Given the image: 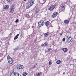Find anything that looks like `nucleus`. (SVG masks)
I'll return each mask as SVG.
<instances>
[{
  "mask_svg": "<svg viewBox=\"0 0 76 76\" xmlns=\"http://www.w3.org/2000/svg\"><path fill=\"white\" fill-rule=\"evenodd\" d=\"M7 59L8 62L10 63V64H12V63H13V59L10 56L8 55L7 56Z\"/></svg>",
  "mask_w": 76,
  "mask_h": 76,
  "instance_id": "f257e3e1",
  "label": "nucleus"
},
{
  "mask_svg": "<svg viewBox=\"0 0 76 76\" xmlns=\"http://www.w3.org/2000/svg\"><path fill=\"white\" fill-rule=\"evenodd\" d=\"M44 24H45V23H44V21L43 20H41L38 23V25L39 27L42 26Z\"/></svg>",
  "mask_w": 76,
  "mask_h": 76,
  "instance_id": "f03ea898",
  "label": "nucleus"
},
{
  "mask_svg": "<svg viewBox=\"0 0 76 76\" xmlns=\"http://www.w3.org/2000/svg\"><path fill=\"white\" fill-rule=\"evenodd\" d=\"M66 40L68 42H73V40H72V38L70 37V36L69 35H68L66 36Z\"/></svg>",
  "mask_w": 76,
  "mask_h": 76,
  "instance_id": "7ed1b4c3",
  "label": "nucleus"
},
{
  "mask_svg": "<svg viewBox=\"0 0 76 76\" xmlns=\"http://www.w3.org/2000/svg\"><path fill=\"white\" fill-rule=\"evenodd\" d=\"M17 67L18 70L19 69H23V66L21 64H18L17 65Z\"/></svg>",
  "mask_w": 76,
  "mask_h": 76,
  "instance_id": "20e7f679",
  "label": "nucleus"
},
{
  "mask_svg": "<svg viewBox=\"0 0 76 76\" xmlns=\"http://www.w3.org/2000/svg\"><path fill=\"white\" fill-rule=\"evenodd\" d=\"M15 10V7L13 6V5H12L10 9V12L11 13H13L14 12V10Z\"/></svg>",
  "mask_w": 76,
  "mask_h": 76,
  "instance_id": "39448f33",
  "label": "nucleus"
},
{
  "mask_svg": "<svg viewBox=\"0 0 76 76\" xmlns=\"http://www.w3.org/2000/svg\"><path fill=\"white\" fill-rule=\"evenodd\" d=\"M56 7V6L54 5H51L50 6L49 10L51 11L52 10H53L54 9H55Z\"/></svg>",
  "mask_w": 76,
  "mask_h": 76,
  "instance_id": "423d86ee",
  "label": "nucleus"
},
{
  "mask_svg": "<svg viewBox=\"0 0 76 76\" xmlns=\"http://www.w3.org/2000/svg\"><path fill=\"white\" fill-rule=\"evenodd\" d=\"M29 3V6H33V5L34 4V0H30Z\"/></svg>",
  "mask_w": 76,
  "mask_h": 76,
  "instance_id": "0eeeda50",
  "label": "nucleus"
},
{
  "mask_svg": "<svg viewBox=\"0 0 76 76\" xmlns=\"http://www.w3.org/2000/svg\"><path fill=\"white\" fill-rule=\"evenodd\" d=\"M61 11H63L64 12L65 10V6L64 5H62L61 7Z\"/></svg>",
  "mask_w": 76,
  "mask_h": 76,
  "instance_id": "6e6552de",
  "label": "nucleus"
},
{
  "mask_svg": "<svg viewBox=\"0 0 76 76\" xmlns=\"http://www.w3.org/2000/svg\"><path fill=\"white\" fill-rule=\"evenodd\" d=\"M14 75L15 76H21L19 73L18 72H15L13 73Z\"/></svg>",
  "mask_w": 76,
  "mask_h": 76,
  "instance_id": "1a4fd4ad",
  "label": "nucleus"
},
{
  "mask_svg": "<svg viewBox=\"0 0 76 76\" xmlns=\"http://www.w3.org/2000/svg\"><path fill=\"white\" fill-rule=\"evenodd\" d=\"M49 34H50V33H49V32H48L47 33H45L44 34V38H46V37H47L48 36V35H49Z\"/></svg>",
  "mask_w": 76,
  "mask_h": 76,
  "instance_id": "9d476101",
  "label": "nucleus"
},
{
  "mask_svg": "<svg viewBox=\"0 0 76 76\" xmlns=\"http://www.w3.org/2000/svg\"><path fill=\"white\" fill-rule=\"evenodd\" d=\"M57 12H54L53 14V15H52V18H55L56 16H57Z\"/></svg>",
  "mask_w": 76,
  "mask_h": 76,
  "instance_id": "9b49d317",
  "label": "nucleus"
},
{
  "mask_svg": "<svg viewBox=\"0 0 76 76\" xmlns=\"http://www.w3.org/2000/svg\"><path fill=\"white\" fill-rule=\"evenodd\" d=\"M39 9H37L35 10V13L37 15H38V14L39 13Z\"/></svg>",
  "mask_w": 76,
  "mask_h": 76,
  "instance_id": "f8f14e48",
  "label": "nucleus"
},
{
  "mask_svg": "<svg viewBox=\"0 0 76 76\" xmlns=\"http://www.w3.org/2000/svg\"><path fill=\"white\" fill-rule=\"evenodd\" d=\"M64 23L68 24V23H69V20H64Z\"/></svg>",
  "mask_w": 76,
  "mask_h": 76,
  "instance_id": "ddd939ff",
  "label": "nucleus"
},
{
  "mask_svg": "<svg viewBox=\"0 0 76 76\" xmlns=\"http://www.w3.org/2000/svg\"><path fill=\"white\" fill-rule=\"evenodd\" d=\"M19 34H17L16 36H15L14 38V40H15V39H17L18 38V37H19Z\"/></svg>",
  "mask_w": 76,
  "mask_h": 76,
  "instance_id": "4468645a",
  "label": "nucleus"
},
{
  "mask_svg": "<svg viewBox=\"0 0 76 76\" xmlns=\"http://www.w3.org/2000/svg\"><path fill=\"white\" fill-rule=\"evenodd\" d=\"M62 50L64 52H67V48H63Z\"/></svg>",
  "mask_w": 76,
  "mask_h": 76,
  "instance_id": "2eb2a0df",
  "label": "nucleus"
},
{
  "mask_svg": "<svg viewBox=\"0 0 76 76\" xmlns=\"http://www.w3.org/2000/svg\"><path fill=\"white\" fill-rule=\"evenodd\" d=\"M9 6L7 5H6L5 6L4 9L5 10H7L8 9H9Z\"/></svg>",
  "mask_w": 76,
  "mask_h": 76,
  "instance_id": "dca6fc26",
  "label": "nucleus"
},
{
  "mask_svg": "<svg viewBox=\"0 0 76 76\" xmlns=\"http://www.w3.org/2000/svg\"><path fill=\"white\" fill-rule=\"evenodd\" d=\"M49 23H50V22L48 21H47L45 23L46 26H48L49 25Z\"/></svg>",
  "mask_w": 76,
  "mask_h": 76,
  "instance_id": "f3484780",
  "label": "nucleus"
},
{
  "mask_svg": "<svg viewBox=\"0 0 76 76\" xmlns=\"http://www.w3.org/2000/svg\"><path fill=\"white\" fill-rule=\"evenodd\" d=\"M26 75H27V73L26 72H24L23 73V76H26Z\"/></svg>",
  "mask_w": 76,
  "mask_h": 76,
  "instance_id": "a211bd4d",
  "label": "nucleus"
},
{
  "mask_svg": "<svg viewBox=\"0 0 76 76\" xmlns=\"http://www.w3.org/2000/svg\"><path fill=\"white\" fill-rule=\"evenodd\" d=\"M12 1V0H7V1L8 3L10 4V1Z\"/></svg>",
  "mask_w": 76,
  "mask_h": 76,
  "instance_id": "6ab92c4d",
  "label": "nucleus"
},
{
  "mask_svg": "<svg viewBox=\"0 0 76 76\" xmlns=\"http://www.w3.org/2000/svg\"><path fill=\"white\" fill-rule=\"evenodd\" d=\"M61 63V61L60 60H58L57 61H56V63L57 64H60V63Z\"/></svg>",
  "mask_w": 76,
  "mask_h": 76,
  "instance_id": "aec40b11",
  "label": "nucleus"
},
{
  "mask_svg": "<svg viewBox=\"0 0 76 76\" xmlns=\"http://www.w3.org/2000/svg\"><path fill=\"white\" fill-rule=\"evenodd\" d=\"M18 48H19V47L18 46L17 47H16L14 49V51H16L17 50H18Z\"/></svg>",
  "mask_w": 76,
  "mask_h": 76,
  "instance_id": "412c9836",
  "label": "nucleus"
},
{
  "mask_svg": "<svg viewBox=\"0 0 76 76\" xmlns=\"http://www.w3.org/2000/svg\"><path fill=\"white\" fill-rule=\"evenodd\" d=\"M43 3H42V4H44L45 2H46V0H43Z\"/></svg>",
  "mask_w": 76,
  "mask_h": 76,
  "instance_id": "4be33fe9",
  "label": "nucleus"
},
{
  "mask_svg": "<svg viewBox=\"0 0 76 76\" xmlns=\"http://www.w3.org/2000/svg\"><path fill=\"white\" fill-rule=\"evenodd\" d=\"M26 18H29V15L28 14H26Z\"/></svg>",
  "mask_w": 76,
  "mask_h": 76,
  "instance_id": "5701e85b",
  "label": "nucleus"
},
{
  "mask_svg": "<svg viewBox=\"0 0 76 76\" xmlns=\"http://www.w3.org/2000/svg\"><path fill=\"white\" fill-rule=\"evenodd\" d=\"M40 74L39 73H37L36 74V75L37 76H40Z\"/></svg>",
  "mask_w": 76,
  "mask_h": 76,
  "instance_id": "b1692460",
  "label": "nucleus"
},
{
  "mask_svg": "<svg viewBox=\"0 0 76 76\" xmlns=\"http://www.w3.org/2000/svg\"><path fill=\"white\" fill-rule=\"evenodd\" d=\"M51 50H52V49L51 48H48V52H50V51H51Z\"/></svg>",
  "mask_w": 76,
  "mask_h": 76,
  "instance_id": "393cba45",
  "label": "nucleus"
},
{
  "mask_svg": "<svg viewBox=\"0 0 76 76\" xmlns=\"http://www.w3.org/2000/svg\"><path fill=\"white\" fill-rule=\"evenodd\" d=\"M31 7V6H29V5H28L27 7V9H29V8H30V7Z\"/></svg>",
  "mask_w": 76,
  "mask_h": 76,
  "instance_id": "a878e982",
  "label": "nucleus"
},
{
  "mask_svg": "<svg viewBox=\"0 0 76 76\" xmlns=\"http://www.w3.org/2000/svg\"><path fill=\"white\" fill-rule=\"evenodd\" d=\"M12 73H13V71H11L10 73V76H11L12 75Z\"/></svg>",
  "mask_w": 76,
  "mask_h": 76,
  "instance_id": "bb28decb",
  "label": "nucleus"
},
{
  "mask_svg": "<svg viewBox=\"0 0 76 76\" xmlns=\"http://www.w3.org/2000/svg\"><path fill=\"white\" fill-rule=\"evenodd\" d=\"M52 63H51V61H49V65H50V64H51Z\"/></svg>",
  "mask_w": 76,
  "mask_h": 76,
  "instance_id": "cd10ccee",
  "label": "nucleus"
},
{
  "mask_svg": "<svg viewBox=\"0 0 76 76\" xmlns=\"http://www.w3.org/2000/svg\"><path fill=\"white\" fill-rule=\"evenodd\" d=\"M18 22H19V20L18 19H17L15 21V23H18Z\"/></svg>",
  "mask_w": 76,
  "mask_h": 76,
  "instance_id": "c85d7f7f",
  "label": "nucleus"
},
{
  "mask_svg": "<svg viewBox=\"0 0 76 76\" xmlns=\"http://www.w3.org/2000/svg\"><path fill=\"white\" fill-rule=\"evenodd\" d=\"M68 20H72V17L68 19Z\"/></svg>",
  "mask_w": 76,
  "mask_h": 76,
  "instance_id": "c756f323",
  "label": "nucleus"
},
{
  "mask_svg": "<svg viewBox=\"0 0 76 76\" xmlns=\"http://www.w3.org/2000/svg\"><path fill=\"white\" fill-rule=\"evenodd\" d=\"M45 46H47V43L45 42Z\"/></svg>",
  "mask_w": 76,
  "mask_h": 76,
  "instance_id": "7c9ffc66",
  "label": "nucleus"
},
{
  "mask_svg": "<svg viewBox=\"0 0 76 76\" xmlns=\"http://www.w3.org/2000/svg\"><path fill=\"white\" fill-rule=\"evenodd\" d=\"M66 39H65V38H64L63 39H62V41H64Z\"/></svg>",
  "mask_w": 76,
  "mask_h": 76,
  "instance_id": "2f4dec72",
  "label": "nucleus"
},
{
  "mask_svg": "<svg viewBox=\"0 0 76 76\" xmlns=\"http://www.w3.org/2000/svg\"><path fill=\"white\" fill-rule=\"evenodd\" d=\"M63 35V33H60V36H61V35Z\"/></svg>",
  "mask_w": 76,
  "mask_h": 76,
  "instance_id": "473e14b6",
  "label": "nucleus"
},
{
  "mask_svg": "<svg viewBox=\"0 0 76 76\" xmlns=\"http://www.w3.org/2000/svg\"><path fill=\"white\" fill-rule=\"evenodd\" d=\"M33 69H35V65H34L32 67Z\"/></svg>",
  "mask_w": 76,
  "mask_h": 76,
  "instance_id": "72a5a7b5",
  "label": "nucleus"
},
{
  "mask_svg": "<svg viewBox=\"0 0 76 76\" xmlns=\"http://www.w3.org/2000/svg\"><path fill=\"white\" fill-rule=\"evenodd\" d=\"M5 39H7V37H5L4 38Z\"/></svg>",
  "mask_w": 76,
  "mask_h": 76,
  "instance_id": "f704fd0d",
  "label": "nucleus"
},
{
  "mask_svg": "<svg viewBox=\"0 0 76 76\" xmlns=\"http://www.w3.org/2000/svg\"><path fill=\"white\" fill-rule=\"evenodd\" d=\"M42 46H44V44H42Z\"/></svg>",
  "mask_w": 76,
  "mask_h": 76,
  "instance_id": "c9c22d12",
  "label": "nucleus"
},
{
  "mask_svg": "<svg viewBox=\"0 0 76 76\" xmlns=\"http://www.w3.org/2000/svg\"><path fill=\"white\" fill-rule=\"evenodd\" d=\"M63 74L64 75L65 74V72H64Z\"/></svg>",
  "mask_w": 76,
  "mask_h": 76,
  "instance_id": "e433bc0d",
  "label": "nucleus"
},
{
  "mask_svg": "<svg viewBox=\"0 0 76 76\" xmlns=\"http://www.w3.org/2000/svg\"><path fill=\"white\" fill-rule=\"evenodd\" d=\"M76 4H75V7H76Z\"/></svg>",
  "mask_w": 76,
  "mask_h": 76,
  "instance_id": "4c0bfd02",
  "label": "nucleus"
},
{
  "mask_svg": "<svg viewBox=\"0 0 76 76\" xmlns=\"http://www.w3.org/2000/svg\"><path fill=\"white\" fill-rule=\"evenodd\" d=\"M24 1H26V0H23Z\"/></svg>",
  "mask_w": 76,
  "mask_h": 76,
  "instance_id": "58836bf2",
  "label": "nucleus"
},
{
  "mask_svg": "<svg viewBox=\"0 0 76 76\" xmlns=\"http://www.w3.org/2000/svg\"><path fill=\"white\" fill-rule=\"evenodd\" d=\"M0 47H1V45L0 44Z\"/></svg>",
  "mask_w": 76,
  "mask_h": 76,
  "instance_id": "ea45409f",
  "label": "nucleus"
},
{
  "mask_svg": "<svg viewBox=\"0 0 76 76\" xmlns=\"http://www.w3.org/2000/svg\"><path fill=\"white\" fill-rule=\"evenodd\" d=\"M75 25H76V22L75 23Z\"/></svg>",
  "mask_w": 76,
  "mask_h": 76,
  "instance_id": "a19ab883",
  "label": "nucleus"
},
{
  "mask_svg": "<svg viewBox=\"0 0 76 76\" xmlns=\"http://www.w3.org/2000/svg\"><path fill=\"white\" fill-rule=\"evenodd\" d=\"M45 53H47V51L45 52Z\"/></svg>",
  "mask_w": 76,
  "mask_h": 76,
  "instance_id": "79ce46f5",
  "label": "nucleus"
}]
</instances>
